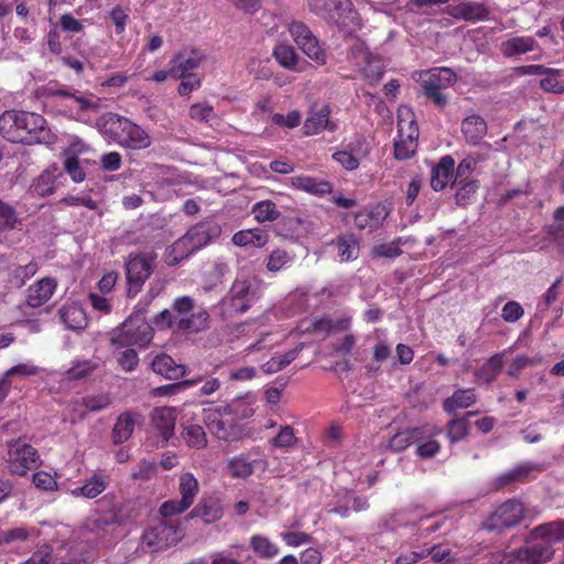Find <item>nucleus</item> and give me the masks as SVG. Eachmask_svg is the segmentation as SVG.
Here are the masks:
<instances>
[{"mask_svg": "<svg viewBox=\"0 0 564 564\" xmlns=\"http://www.w3.org/2000/svg\"><path fill=\"white\" fill-rule=\"evenodd\" d=\"M435 437L425 438L424 441L419 442L420 444L416 447V455L420 458L427 459L436 456L441 451V444L438 441L434 440Z\"/></svg>", "mask_w": 564, "mask_h": 564, "instance_id": "55", "label": "nucleus"}, {"mask_svg": "<svg viewBox=\"0 0 564 564\" xmlns=\"http://www.w3.org/2000/svg\"><path fill=\"white\" fill-rule=\"evenodd\" d=\"M524 518V506L518 499H508L481 523V528L488 532L498 534L520 524Z\"/></svg>", "mask_w": 564, "mask_h": 564, "instance_id": "7", "label": "nucleus"}, {"mask_svg": "<svg viewBox=\"0 0 564 564\" xmlns=\"http://www.w3.org/2000/svg\"><path fill=\"white\" fill-rule=\"evenodd\" d=\"M105 489V480L100 476L94 475L91 478L87 479L82 487L73 489V496L82 495L83 497L91 499L100 495Z\"/></svg>", "mask_w": 564, "mask_h": 564, "instance_id": "50", "label": "nucleus"}, {"mask_svg": "<svg viewBox=\"0 0 564 564\" xmlns=\"http://www.w3.org/2000/svg\"><path fill=\"white\" fill-rule=\"evenodd\" d=\"M272 56L285 69L302 73L305 67L301 64V57L292 45L278 44L272 52Z\"/></svg>", "mask_w": 564, "mask_h": 564, "instance_id": "30", "label": "nucleus"}, {"mask_svg": "<svg viewBox=\"0 0 564 564\" xmlns=\"http://www.w3.org/2000/svg\"><path fill=\"white\" fill-rule=\"evenodd\" d=\"M126 132L120 147L131 150H143L151 145V138L139 124L133 123L128 119Z\"/></svg>", "mask_w": 564, "mask_h": 564, "instance_id": "29", "label": "nucleus"}, {"mask_svg": "<svg viewBox=\"0 0 564 564\" xmlns=\"http://www.w3.org/2000/svg\"><path fill=\"white\" fill-rule=\"evenodd\" d=\"M198 490V481L192 473H184L180 476L178 491L185 505L189 507L193 505Z\"/></svg>", "mask_w": 564, "mask_h": 564, "instance_id": "43", "label": "nucleus"}, {"mask_svg": "<svg viewBox=\"0 0 564 564\" xmlns=\"http://www.w3.org/2000/svg\"><path fill=\"white\" fill-rule=\"evenodd\" d=\"M83 403L89 411L98 412L108 408L111 401L108 394H98L83 398Z\"/></svg>", "mask_w": 564, "mask_h": 564, "instance_id": "63", "label": "nucleus"}, {"mask_svg": "<svg viewBox=\"0 0 564 564\" xmlns=\"http://www.w3.org/2000/svg\"><path fill=\"white\" fill-rule=\"evenodd\" d=\"M191 517L200 518L205 523H214L223 517L221 503L213 498L203 499L191 511Z\"/></svg>", "mask_w": 564, "mask_h": 564, "instance_id": "36", "label": "nucleus"}, {"mask_svg": "<svg viewBox=\"0 0 564 564\" xmlns=\"http://www.w3.org/2000/svg\"><path fill=\"white\" fill-rule=\"evenodd\" d=\"M203 420L208 431L220 441L231 442L245 436V426L225 411L224 405L204 408Z\"/></svg>", "mask_w": 564, "mask_h": 564, "instance_id": "4", "label": "nucleus"}, {"mask_svg": "<svg viewBox=\"0 0 564 564\" xmlns=\"http://www.w3.org/2000/svg\"><path fill=\"white\" fill-rule=\"evenodd\" d=\"M122 156L117 151H110L100 156V167L105 172H116L121 169Z\"/></svg>", "mask_w": 564, "mask_h": 564, "instance_id": "59", "label": "nucleus"}, {"mask_svg": "<svg viewBox=\"0 0 564 564\" xmlns=\"http://www.w3.org/2000/svg\"><path fill=\"white\" fill-rule=\"evenodd\" d=\"M152 270V258L139 254L130 256V259L126 264L129 296L137 295L145 280L151 275Z\"/></svg>", "mask_w": 564, "mask_h": 564, "instance_id": "14", "label": "nucleus"}, {"mask_svg": "<svg viewBox=\"0 0 564 564\" xmlns=\"http://www.w3.org/2000/svg\"><path fill=\"white\" fill-rule=\"evenodd\" d=\"M260 283L256 276L238 275L224 300L225 304L235 313L247 312L260 297Z\"/></svg>", "mask_w": 564, "mask_h": 564, "instance_id": "6", "label": "nucleus"}, {"mask_svg": "<svg viewBox=\"0 0 564 564\" xmlns=\"http://www.w3.org/2000/svg\"><path fill=\"white\" fill-rule=\"evenodd\" d=\"M534 364H536L534 358H530L527 355H519L509 365L507 375L510 377H518L521 370Z\"/></svg>", "mask_w": 564, "mask_h": 564, "instance_id": "64", "label": "nucleus"}, {"mask_svg": "<svg viewBox=\"0 0 564 564\" xmlns=\"http://www.w3.org/2000/svg\"><path fill=\"white\" fill-rule=\"evenodd\" d=\"M456 78V74L451 68H434L421 84L422 94L436 107L444 109L448 98L443 90L454 85Z\"/></svg>", "mask_w": 564, "mask_h": 564, "instance_id": "8", "label": "nucleus"}, {"mask_svg": "<svg viewBox=\"0 0 564 564\" xmlns=\"http://www.w3.org/2000/svg\"><path fill=\"white\" fill-rule=\"evenodd\" d=\"M538 471H542L540 464L523 462L498 475L494 480V486L498 490L513 482H528L533 478L532 474Z\"/></svg>", "mask_w": 564, "mask_h": 564, "instance_id": "18", "label": "nucleus"}, {"mask_svg": "<svg viewBox=\"0 0 564 564\" xmlns=\"http://www.w3.org/2000/svg\"><path fill=\"white\" fill-rule=\"evenodd\" d=\"M0 134L10 142L29 145H50L56 139L43 116L18 110H7L0 116Z\"/></svg>", "mask_w": 564, "mask_h": 564, "instance_id": "1", "label": "nucleus"}, {"mask_svg": "<svg viewBox=\"0 0 564 564\" xmlns=\"http://www.w3.org/2000/svg\"><path fill=\"white\" fill-rule=\"evenodd\" d=\"M221 234V227L213 220L202 221L192 226L180 239L184 247H206L215 243Z\"/></svg>", "mask_w": 564, "mask_h": 564, "instance_id": "16", "label": "nucleus"}, {"mask_svg": "<svg viewBox=\"0 0 564 564\" xmlns=\"http://www.w3.org/2000/svg\"><path fill=\"white\" fill-rule=\"evenodd\" d=\"M291 260L285 249H273L269 257L268 269L270 271H279Z\"/></svg>", "mask_w": 564, "mask_h": 564, "instance_id": "62", "label": "nucleus"}, {"mask_svg": "<svg viewBox=\"0 0 564 564\" xmlns=\"http://www.w3.org/2000/svg\"><path fill=\"white\" fill-rule=\"evenodd\" d=\"M127 121L128 118L109 112L104 116L100 129L105 135L121 145L126 132V128L123 127Z\"/></svg>", "mask_w": 564, "mask_h": 564, "instance_id": "33", "label": "nucleus"}, {"mask_svg": "<svg viewBox=\"0 0 564 564\" xmlns=\"http://www.w3.org/2000/svg\"><path fill=\"white\" fill-rule=\"evenodd\" d=\"M562 73V69L550 68L540 80V87L546 93L564 94V80L560 78Z\"/></svg>", "mask_w": 564, "mask_h": 564, "instance_id": "49", "label": "nucleus"}, {"mask_svg": "<svg viewBox=\"0 0 564 564\" xmlns=\"http://www.w3.org/2000/svg\"><path fill=\"white\" fill-rule=\"evenodd\" d=\"M462 132L466 142L476 145L487 133V122L478 115H471L462 122Z\"/></svg>", "mask_w": 564, "mask_h": 564, "instance_id": "32", "label": "nucleus"}, {"mask_svg": "<svg viewBox=\"0 0 564 564\" xmlns=\"http://www.w3.org/2000/svg\"><path fill=\"white\" fill-rule=\"evenodd\" d=\"M32 482L41 490H54L57 488V481L53 475L47 471L39 470L33 474Z\"/></svg>", "mask_w": 564, "mask_h": 564, "instance_id": "57", "label": "nucleus"}, {"mask_svg": "<svg viewBox=\"0 0 564 564\" xmlns=\"http://www.w3.org/2000/svg\"><path fill=\"white\" fill-rule=\"evenodd\" d=\"M257 398L253 393L248 392L243 395L234 398L229 403L225 404L227 411L235 420H246L256 413Z\"/></svg>", "mask_w": 564, "mask_h": 564, "instance_id": "25", "label": "nucleus"}, {"mask_svg": "<svg viewBox=\"0 0 564 564\" xmlns=\"http://www.w3.org/2000/svg\"><path fill=\"white\" fill-rule=\"evenodd\" d=\"M249 545L253 553L260 558L271 560L280 553L279 545L263 534H253L250 538Z\"/></svg>", "mask_w": 564, "mask_h": 564, "instance_id": "39", "label": "nucleus"}, {"mask_svg": "<svg viewBox=\"0 0 564 564\" xmlns=\"http://www.w3.org/2000/svg\"><path fill=\"white\" fill-rule=\"evenodd\" d=\"M144 417L137 411L122 412L116 420L111 431L113 444L119 445L127 442L133 434L137 425H142Z\"/></svg>", "mask_w": 564, "mask_h": 564, "instance_id": "20", "label": "nucleus"}, {"mask_svg": "<svg viewBox=\"0 0 564 564\" xmlns=\"http://www.w3.org/2000/svg\"><path fill=\"white\" fill-rule=\"evenodd\" d=\"M97 164V152L86 150L82 156L73 158V182H82L86 177V171Z\"/></svg>", "mask_w": 564, "mask_h": 564, "instance_id": "41", "label": "nucleus"}, {"mask_svg": "<svg viewBox=\"0 0 564 564\" xmlns=\"http://www.w3.org/2000/svg\"><path fill=\"white\" fill-rule=\"evenodd\" d=\"M18 224L20 221L15 209L8 203L0 200V243L4 242L2 236L6 237V234L14 229Z\"/></svg>", "mask_w": 564, "mask_h": 564, "instance_id": "46", "label": "nucleus"}, {"mask_svg": "<svg viewBox=\"0 0 564 564\" xmlns=\"http://www.w3.org/2000/svg\"><path fill=\"white\" fill-rule=\"evenodd\" d=\"M297 186L308 193L324 195L332 192V184L326 181H316L313 177L304 176L297 178Z\"/></svg>", "mask_w": 564, "mask_h": 564, "instance_id": "52", "label": "nucleus"}, {"mask_svg": "<svg viewBox=\"0 0 564 564\" xmlns=\"http://www.w3.org/2000/svg\"><path fill=\"white\" fill-rule=\"evenodd\" d=\"M188 508L189 506L185 505L182 499H171L162 503L160 507V513L163 519H167L172 516L186 511Z\"/></svg>", "mask_w": 564, "mask_h": 564, "instance_id": "60", "label": "nucleus"}, {"mask_svg": "<svg viewBox=\"0 0 564 564\" xmlns=\"http://www.w3.org/2000/svg\"><path fill=\"white\" fill-rule=\"evenodd\" d=\"M152 370L169 380H177L185 376V366L176 364L166 354L156 356L151 362Z\"/></svg>", "mask_w": 564, "mask_h": 564, "instance_id": "31", "label": "nucleus"}, {"mask_svg": "<svg viewBox=\"0 0 564 564\" xmlns=\"http://www.w3.org/2000/svg\"><path fill=\"white\" fill-rule=\"evenodd\" d=\"M448 184H456L455 160L451 155H444L432 167L431 187L435 192L443 191Z\"/></svg>", "mask_w": 564, "mask_h": 564, "instance_id": "22", "label": "nucleus"}, {"mask_svg": "<svg viewBox=\"0 0 564 564\" xmlns=\"http://www.w3.org/2000/svg\"><path fill=\"white\" fill-rule=\"evenodd\" d=\"M477 402L474 389H457L443 402V410L446 413H454L458 409H467Z\"/></svg>", "mask_w": 564, "mask_h": 564, "instance_id": "34", "label": "nucleus"}, {"mask_svg": "<svg viewBox=\"0 0 564 564\" xmlns=\"http://www.w3.org/2000/svg\"><path fill=\"white\" fill-rule=\"evenodd\" d=\"M288 31L293 41L302 50V52L318 66L327 63V53L322 47L318 39L313 34L311 29L302 21H292L288 24Z\"/></svg>", "mask_w": 564, "mask_h": 564, "instance_id": "9", "label": "nucleus"}, {"mask_svg": "<svg viewBox=\"0 0 564 564\" xmlns=\"http://www.w3.org/2000/svg\"><path fill=\"white\" fill-rule=\"evenodd\" d=\"M332 113V109L329 105L314 104L308 112L307 117L303 124V132L305 135H315L328 130L334 132L336 130V124L329 120Z\"/></svg>", "mask_w": 564, "mask_h": 564, "instance_id": "17", "label": "nucleus"}, {"mask_svg": "<svg viewBox=\"0 0 564 564\" xmlns=\"http://www.w3.org/2000/svg\"><path fill=\"white\" fill-rule=\"evenodd\" d=\"M387 217L388 210L386 206L376 204L364 208L355 215V226L358 229H366L371 232L379 228Z\"/></svg>", "mask_w": 564, "mask_h": 564, "instance_id": "24", "label": "nucleus"}, {"mask_svg": "<svg viewBox=\"0 0 564 564\" xmlns=\"http://www.w3.org/2000/svg\"><path fill=\"white\" fill-rule=\"evenodd\" d=\"M451 17L464 21H484L488 18L489 11L482 3L458 1L446 7Z\"/></svg>", "mask_w": 564, "mask_h": 564, "instance_id": "23", "label": "nucleus"}, {"mask_svg": "<svg viewBox=\"0 0 564 564\" xmlns=\"http://www.w3.org/2000/svg\"><path fill=\"white\" fill-rule=\"evenodd\" d=\"M456 184L458 186L455 194L456 204L459 206L468 205L479 188V182L477 180H459L456 181Z\"/></svg>", "mask_w": 564, "mask_h": 564, "instance_id": "48", "label": "nucleus"}, {"mask_svg": "<svg viewBox=\"0 0 564 564\" xmlns=\"http://www.w3.org/2000/svg\"><path fill=\"white\" fill-rule=\"evenodd\" d=\"M505 352H497L487 359L475 372V382L478 384L492 383L503 368Z\"/></svg>", "mask_w": 564, "mask_h": 564, "instance_id": "28", "label": "nucleus"}, {"mask_svg": "<svg viewBox=\"0 0 564 564\" xmlns=\"http://www.w3.org/2000/svg\"><path fill=\"white\" fill-rule=\"evenodd\" d=\"M252 214L259 223L274 221L281 216L275 203L269 199L256 203L252 207Z\"/></svg>", "mask_w": 564, "mask_h": 564, "instance_id": "47", "label": "nucleus"}, {"mask_svg": "<svg viewBox=\"0 0 564 564\" xmlns=\"http://www.w3.org/2000/svg\"><path fill=\"white\" fill-rule=\"evenodd\" d=\"M188 116L198 122H212L217 116L214 108L207 102H198L191 106Z\"/></svg>", "mask_w": 564, "mask_h": 564, "instance_id": "51", "label": "nucleus"}, {"mask_svg": "<svg viewBox=\"0 0 564 564\" xmlns=\"http://www.w3.org/2000/svg\"><path fill=\"white\" fill-rule=\"evenodd\" d=\"M282 540L285 542L286 545L292 547H297L303 544H308L313 542V536L306 532L303 531H288L281 533Z\"/></svg>", "mask_w": 564, "mask_h": 564, "instance_id": "56", "label": "nucleus"}, {"mask_svg": "<svg viewBox=\"0 0 564 564\" xmlns=\"http://www.w3.org/2000/svg\"><path fill=\"white\" fill-rule=\"evenodd\" d=\"M6 464L9 473L14 476H26L30 470L41 464L39 451L23 437L10 438L6 442Z\"/></svg>", "mask_w": 564, "mask_h": 564, "instance_id": "3", "label": "nucleus"}, {"mask_svg": "<svg viewBox=\"0 0 564 564\" xmlns=\"http://www.w3.org/2000/svg\"><path fill=\"white\" fill-rule=\"evenodd\" d=\"M152 339L151 327L140 317H129L117 329L111 338L112 344L120 347L147 346Z\"/></svg>", "mask_w": 564, "mask_h": 564, "instance_id": "10", "label": "nucleus"}, {"mask_svg": "<svg viewBox=\"0 0 564 564\" xmlns=\"http://www.w3.org/2000/svg\"><path fill=\"white\" fill-rule=\"evenodd\" d=\"M301 112L299 110H292L286 116L282 113H274L272 116V122L280 127H286L294 129L301 123Z\"/></svg>", "mask_w": 564, "mask_h": 564, "instance_id": "58", "label": "nucleus"}, {"mask_svg": "<svg viewBox=\"0 0 564 564\" xmlns=\"http://www.w3.org/2000/svg\"><path fill=\"white\" fill-rule=\"evenodd\" d=\"M538 43L532 36H514L501 43L505 57H513L532 52Z\"/></svg>", "mask_w": 564, "mask_h": 564, "instance_id": "35", "label": "nucleus"}, {"mask_svg": "<svg viewBox=\"0 0 564 564\" xmlns=\"http://www.w3.org/2000/svg\"><path fill=\"white\" fill-rule=\"evenodd\" d=\"M529 535L536 542H545L550 547L557 541L564 539V522L554 521L540 524L533 528Z\"/></svg>", "mask_w": 564, "mask_h": 564, "instance_id": "27", "label": "nucleus"}, {"mask_svg": "<svg viewBox=\"0 0 564 564\" xmlns=\"http://www.w3.org/2000/svg\"><path fill=\"white\" fill-rule=\"evenodd\" d=\"M470 432V423L467 416L454 417L446 425V436L451 444L465 440Z\"/></svg>", "mask_w": 564, "mask_h": 564, "instance_id": "42", "label": "nucleus"}, {"mask_svg": "<svg viewBox=\"0 0 564 564\" xmlns=\"http://www.w3.org/2000/svg\"><path fill=\"white\" fill-rule=\"evenodd\" d=\"M524 314L523 307L516 301L507 302L501 311V317L507 323L518 322Z\"/></svg>", "mask_w": 564, "mask_h": 564, "instance_id": "61", "label": "nucleus"}, {"mask_svg": "<svg viewBox=\"0 0 564 564\" xmlns=\"http://www.w3.org/2000/svg\"><path fill=\"white\" fill-rule=\"evenodd\" d=\"M177 529L173 520L161 519L144 530L142 541L152 552L166 549L177 541Z\"/></svg>", "mask_w": 564, "mask_h": 564, "instance_id": "12", "label": "nucleus"}, {"mask_svg": "<svg viewBox=\"0 0 564 564\" xmlns=\"http://www.w3.org/2000/svg\"><path fill=\"white\" fill-rule=\"evenodd\" d=\"M297 442L294 429L291 425H283L275 437L271 440V445L275 448H290Z\"/></svg>", "mask_w": 564, "mask_h": 564, "instance_id": "53", "label": "nucleus"}, {"mask_svg": "<svg viewBox=\"0 0 564 564\" xmlns=\"http://www.w3.org/2000/svg\"><path fill=\"white\" fill-rule=\"evenodd\" d=\"M62 177V173L58 172L57 166H52L44 171L34 182L33 189L36 194L41 196H47L53 194L56 191V187L59 184V178Z\"/></svg>", "mask_w": 564, "mask_h": 564, "instance_id": "37", "label": "nucleus"}, {"mask_svg": "<svg viewBox=\"0 0 564 564\" xmlns=\"http://www.w3.org/2000/svg\"><path fill=\"white\" fill-rule=\"evenodd\" d=\"M303 348L304 344L300 343L294 349H291L285 354L272 357L270 360H268L265 364L261 366L263 372L275 373L284 369L299 357Z\"/></svg>", "mask_w": 564, "mask_h": 564, "instance_id": "40", "label": "nucleus"}, {"mask_svg": "<svg viewBox=\"0 0 564 564\" xmlns=\"http://www.w3.org/2000/svg\"><path fill=\"white\" fill-rule=\"evenodd\" d=\"M176 419L175 408L159 406L151 412V422L165 443L174 436Z\"/></svg>", "mask_w": 564, "mask_h": 564, "instance_id": "21", "label": "nucleus"}, {"mask_svg": "<svg viewBox=\"0 0 564 564\" xmlns=\"http://www.w3.org/2000/svg\"><path fill=\"white\" fill-rule=\"evenodd\" d=\"M204 54L196 48H184L180 51L171 61L170 73L173 78H181L184 75L192 74V70L199 67Z\"/></svg>", "mask_w": 564, "mask_h": 564, "instance_id": "19", "label": "nucleus"}, {"mask_svg": "<svg viewBox=\"0 0 564 564\" xmlns=\"http://www.w3.org/2000/svg\"><path fill=\"white\" fill-rule=\"evenodd\" d=\"M443 430L434 424H423L421 426L409 427L398 431L389 441L388 447L392 452L400 453L405 451L412 444L424 441L425 438L441 435Z\"/></svg>", "mask_w": 564, "mask_h": 564, "instance_id": "13", "label": "nucleus"}, {"mask_svg": "<svg viewBox=\"0 0 564 564\" xmlns=\"http://www.w3.org/2000/svg\"><path fill=\"white\" fill-rule=\"evenodd\" d=\"M350 151H337L333 154V159L339 163L347 171H355L359 166V160L351 153L352 150H356V147L349 144Z\"/></svg>", "mask_w": 564, "mask_h": 564, "instance_id": "54", "label": "nucleus"}, {"mask_svg": "<svg viewBox=\"0 0 564 564\" xmlns=\"http://www.w3.org/2000/svg\"><path fill=\"white\" fill-rule=\"evenodd\" d=\"M554 549L545 542H536L530 535L525 545L492 555L494 564H544L552 560Z\"/></svg>", "mask_w": 564, "mask_h": 564, "instance_id": "2", "label": "nucleus"}, {"mask_svg": "<svg viewBox=\"0 0 564 564\" xmlns=\"http://www.w3.org/2000/svg\"><path fill=\"white\" fill-rule=\"evenodd\" d=\"M55 288L56 283L53 279L45 278L40 280L29 288L25 305L32 308L42 306L51 299Z\"/></svg>", "mask_w": 564, "mask_h": 564, "instance_id": "26", "label": "nucleus"}, {"mask_svg": "<svg viewBox=\"0 0 564 564\" xmlns=\"http://www.w3.org/2000/svg\"><path fill=\"white\" fill-rule=\"evenodd\" d=\"M209 313L205 308H200L189 317L177 318L169 310L162 311L154 318L156 326L161 328H176L183 332L199 333L208 327Z\"/></svg>", "mask_w": 564, "mask_h": 564, "instance_id": "11", "label": "nucleus"}, {"mask_svg": "<svg viewBox=\"0 0 564 564\" xmlns=\"http://www.w3.org/2000/svg\"><path fill=\"white\" fill-rule=\"evenodd\" d=\"M310 10L339 29L358 24L359 14L351 0H308Z\"/></svg>", "mask_w": 564, "mask_h": 564, "instance_id": "5", "label": "nucleus"}, {"mask_svg": "<svg viewBox=\"0 0 564 564\" xmlns=\"http://www.w3.org/2000/svg\"><path fill=\"white\" fill-rule=\"evenodd\" d=\"M398 133L399 140L394 142V158L397 160H408L416 152L419 127L414 119H411L409 122L399 119Z\"/></svg>", "mask_w": 564, "mask_h": 564, "instance_id": "15", "label": "nucleus"}, {"mask_svg": "<svg viewBox=\"0 0 564 564\" xmlns=\"http://www.w3.org/2000/svg\"><path fill=\"white\" fill-rule=\"evenodd\" d=\"M227 469L232 478H248L253 474V463L245 455H238L230 458L227 463Z\"/></svg>", "mask_w": 564, "mask_h": 564, "instance_id": "44", "label": "nucleus"}, {"mask_svg": "<svg viewBox=\"0 0 564 564\" xmlns=\"http://www.w3.org/2000/svg\"><path fill=\"white\" fill-rule=\"evenodd\" d=\"M236 247H264L268 242V235L263 229L240 230L232 236Z\"/></svg>", "mask_w": 564, "mask_h": 564, "instance_id": "38", "label": "nucleus"}, {"mask_svg": "<svg viewBox=\"0 0 564 564\" xmlns=\"http://www.w3.org/2000/svg\"><path fill=\"white\" fill-rule=\"evenodd\" d=\"M182 436L187 446L203 449L207 446V436L202 425L191 424L184 427Z\"/></svg>", "mask_w": 564, "mask_h": 564, "instance_id": "45", "label": "nucleus"}]
</instances>
